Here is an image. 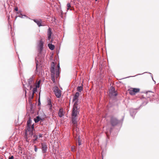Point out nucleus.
<instances>
[{
	"mask_svg": "<svg viewBox=\"0 0 159 159\" xmlns=\"http://www.w3.org/2000/svg\"><path fill=\"white\" fill-rule=\"evenodd\" d=\"M32 120L30 117H29L27 121L25 129V135L26 136L32 137L33 134V131L34 130V124L31 125Z\"/></svg>",
	"mask_w": 159,
	"mask_h": 159,
	"instance_id": "nucleus-1",
	"label": "nucleus"
},
{
	"mask_svg": "<svg viewBox=\"0 0 159 159\" xmlns=\"http://www.w3.org/2000/svg\"><path fill=\"white\" fill-rule=\"evenodd\" d=\"M43 42L42 40H40L39 44L38 45V51L39 52V54L38 57H36L35 58V61L36 63V70L37 68V66L40 63H42L43 61V58L42 57H39V55H41V52L42 51L43 48Z\"/></svg>",
	"mask_w": 159,
	"mask_h": 159,
	"instance_id": "nucleus-2",
	"label": "nucleus"
},
{
	"mask_svg": "<svg viewBox=\"0 0 159 159\" xmlns=\"http://www.w3.org/2000/svg\"><path fill=\"white\" fill-rule=\"evenodd\" d=\"M55 63L54 62H52L51 64V68L50 71L51 73L56 72V77L57 78L59 75V71H60V65L59 64L57 65V68L56 69H55Z\"/></svg>",
	"mask_w": 159,
	"mask_h": 159,
	"instance_id": "nucleus-3",
	"label": "nucleus"
},
{
	"mask_svg": "<svg viewBox=\"0 0 159 159\" xmlns=\"http://www.w3.org/2000/svg\"><path fill=\"white\" fill-rule=\"evenodd\" d=\"M75 109L73 111H72L71 113V121L72 123L75 125L77 123V116L79 114V111H74Z\"/></svg>",
	"mask_w": 159,
	"mask_h": 159,
	"instance_id": "nucleus-4",
	"label": "nucleus"
},
{
	"mask_svg": "<svg viewBox=\"0 0 159 159\" xmlns=\"http://www.w3.org/2000/svg\"><path fill=\"white\" fill-rule=\"evenodd\" d=\"M121 122L120 120H118L116 118L113 116L111 117L110 119V122L111 125L113 126L116 125Z\"/></svg>",
	"mask_w": 159,
	"mask_h": 159,
	"instance_id": "nucleus-5",
	"label": "nucleus"
},
{
	"mask_svg": "<svg viewBox=\"0 0 159 159\" xmlns=\"http://www.w3.org/2000/svg\"><path fill=\"white\" fill-rule=\"evenodd\" d=\"M146 94L148 97L153 99L157 98V94H155L154 92L152 91L146 92Z\"/></svg>",
	"mask_w": 159,
	"mask_h": 159,
	"instance_id": "nucleus-6",
	"label": "nucleus"
},
{
	"mask_svg": "<svg viewBox=\"0 0 159 159\" xmlns=\"http://www.w3.org/2000/svg\"><path fill=\"white\" fill-rule=\"evenodd\" d=\"M28 86H30V89L31 90L33 87V84H34L33 76L28 80Z\"/></svg>",
	"mask_w": 159,
	"mask_h": 159,
	"instance_id": "nucleus-7",
	"label": "nucleus"
},
{
	"mask_svg": "<svg viewBox=\"0 0 159 159\" xmlns=\"http://www.w3.org/2000/svg\"><path fill=\"white\" fill-rule=\"evenodd\" d=\"M41 149L42 150V152L44 154L46 152L47 149L48 147L47 145L45 143L43 142L41 143Z\"/></svg>",
	"mask_w": 159,
	"mask_h": 159,
	"instance_id": "nucleus-8",
	"label": "nucleus"
},
{
	"mask_svg": "<svg viewBox=\"0 0 159 159\" xmlns=\"http://www.w3.org/2000/svg\"><path fill=\"white\" fill-rule=\"evenodd\" d=\"M109 94L111 96H116L117 95V94L115 90V88L112 86H111L110 88L109 91Z\"/></svg>",
	"mask_w": 159,
	"mask_h": 159,
	"instance_id": "nucleus-9",
	"label": "nucleus"
},
{
	"mask_svg": "<svg viewBox=\"0 0 159 159\" xmlns=\"http://www.w3.org/2000/svg\"><path fill=\"white\" fill-rule=\"evenodd\" d=\"M54 92L56 97L57 98H60L61 96V92L58 87H56L54 90Z\"/></svg>",
	"mask_w": 159,
	"mask_h": 159,
	"instance_id": "nucleus-10",
	"label": "nucleus"
},
{
	"mask_svg": "<svg viewBox=\"0 0 159 159\" xmlns=\"http://www.w3.org/2000/svg\"><path fill=\"white\" fill-rule=\"evenodd\" d=\"M79 99L76 100L75 101V102L74 104L73 105V106L72 109V111H73L74 109H75L74 111H79V109L78 108L77 105H78V102Z\"/></svg>",
	"mask_w": 159,
	"mask_h": 159,
	"instance_id": "nucleus-11",
	"label": "nucleus"
},
{
	"mask_svg": "<svg viewBox=\"0 0 159 159\" xmlns=\"http://www.w3.org/2000/svg\"><path fill=\"white\" fill-rule=\"evenodd\" d=\"M139 91V89L138 88H133L129 91V93L131 95H134L136 93Z\"/></svg>",
	"mask_w": 159,
	"mask_h": 159,
	"instance_id": "nucleus-12",
	"label": "nucleus"
},
{
	"mask_svg": "<svg viewBox=\"0 0 159 159\" xmlns=\"http://www.w3.org/2000/svg\"><path fill=\"white\" fill-rule=\"evenodd\" d=\"M138 109L130 108V113L131 116L134 118V116L137 113L136 110Z\"/></svg>",
	"mask_w": 159,
	"mask_h": 159,
	"instance_id": "nucleus-13",
	"label": "nucleus"
},
{
	"mask_svg": "<svg viewBox=\"0 0 159 159\" xmlns=\"http://www.w3.org/2000/svg\"><path fill=\"white\" fill-rule=\"evenodd\" d=\"M32 20L37 24V25L39 27L43 26V25H42V21L41 19H40L39 20L36 19Z\"/></svg>",
	"mask_w": 159,
	"mask_h": 159,
	"instance_id": "nucleus-14",
	"label": "nucleus"
},
{
	"mask_svg": "<svg viewBox=\"0 0 159 159\" xmlns=\"http://www.w3.org/2000/svg\"><path fill=\"white\" fill-rule=\"evenodd\" d=\"M52 34V32L51 29L50 27H49L47 32V35L48 40H50L51 39Z\"/></svg>",
	"mask_w": 159,
	"mask_h": 159,
	"instance_id": "nucleus-15",
	"label": "nucleus"
},
{
	"mask_svg": "<svg viewBox=\"0 0 159 159\" xmlns=\"http://www.w3.org/2000/svg\"><path fill=\"white\" fill-rule=\"evenodd\" d=\"M58 116L60 117H61L64 116L63 109L62 108L59 109L58 112Z\"/></svg>",
	"mask_w": 159,
	"mask_h": 159,
	"instance_id": "nucleus-16",
	"label": "nucleus"
},
{
	"mask_svg": "<svg viewBox=\"0 0 159 159\" xmlns=\"http://www.w3.org/2000/svg\"><path fill=\"white\" fill-rule=\"evenodd\" d=\"M80 95L79 92H77L75 93V95L74 96L73 101H75L76 100L78 99V98Z\"/></svg>",
	"mask_w": 159,
	"mask_h": 159,
	"instance_id": "nucleus-17",
	"label": "nucleus"
},
{
	"mask_svg": "<svg viewBox=\"0 0 159 159\" xmlns=\"http://www.w3.org/2000/svg\"><path fill=\"white\" fill-rule=\"evenodd\" d=\"M56 75V72L51 73V79L53 83H55V75Z\"/></svg>",
	"mask_w": 159,
	"mask_h": 159,
	"instance_id": "nucleus-18",
	"label": "nucleus"
},
{
	"mask_svg": "<svg viewBox=\"0 0 159 159\" xmlns=\"http://www.w3.org/2000/svg\"><path fill=\"white\" fill-rule=\"evenodd\" d=\"M33 134H34V133H33ZM27 136L28 137V136ZM32 136H33L32 138H33V139L32 140L33 141H37L38 139V135L36 134H33L32 135V136L31 137L32 138ZM29 137H30L29 136Z\"/></svg>",
	"mask_w": 159,
	"mask_h": 159,
	"instance_id": "nucleus-19",
	"label": "nucleus"
},
{
	"mask_svg": "<svg viewBox=\"0 0 159 159\" xmlns=\"http://www.w3.org/2000/svg\"><path fill=\"white\" fill-rule=\"evenodd\" d=\"M48 46L49 48L51 50H53L54 49L55 46L54 45L52 44L49 43L48 44Z\"/></svg>",
	"mask_w": 159,
	"mask_h": 159,
	"instance_id": "nucleus-20",
	"label": "nucleus"
},
{
	"mask_svg": "<svg viewBox=\"0 0 159 159\" xmlns=\"http://www.w3.org/2000/svg\"><path fill=\"white\" fill-rule=\"evenodd\" d=\"M67 10H70L71 11L73 10V7H71L70 4V3H68L67 4Z\"/></svg>",
	"mask_w": 159,
	"mask_h": 159,
	"instance_id": "nucleus-21",
	"label": "nucleus"
},
{
	"mask_svg": "<svg viewBox=\"0 0 159 159\" xmlns=\"http://www.w3.org/2000/svg\"><path fill=\"white\" fill-rule=\"evenodd\" d=\"M83 89V85L78 86L77 88V91L79 92H80Z\"/></svg>",
	"mask_w": 159,
	"mask_h": 159,
	"instance_id": "nucleus-22",
	"label": "nucleus"
},
{
	"mask_svg": "<svg viewBox=\"0 0 159 159\" xmlns=\"http://www.w3.org/2000/svg\"><path fill=\"white\" fill-rule=\"evenodd\" d=\"M41 118L39 116H37L34 119V121L35 123H38L40 120Z\"/></svg>",
	"mask_w": 159,
	"mask_h": 159,
	"instance_id": "nucleus-23",
	"label": "nucleus"
},
{
	"mask_svg": "<svg viewBox=\"0 0 159 159\" xmlns=\"http://www.w3.org/2000/svg\"><path fill=\"white\" fill-rule=\"evenodd\" d=\"M47 105L48 106L52 105V104L51 100L49 98H47Z\"/></svg>",
	"mask_w": 159,
	"mask_h": 159,
	"instance_id": "nucleus-24",
	"label": "nucleus"
},
{
	"mask_svg": "<svg viewBox=\"0 0 159 159\" xmlns=\"http://www.w3.org/2000/svg\"><path fill=\"white\" fill-rule=\"evenodd\" d=\"M18 16L22 18H24L25 17H26L27 18H29V19H30V18H29V17L28 16H26L25 15H22L21 13H20V14Z\"/></svg>",
	"mask_w": 159,
	"mask_h": 159,
	"instance_id": "nucleus-25",
	"label": "nucleus"
},
{
	"mask_svg": "<svg viewBox=\"0 0 159 159\" xmlns=\"http://www.w3.org/2000/svg\"><path fill=\"white\" fill-rule=\"evenodd\" d=\"M41 80H39L36 83L35 87H36V88H39L40 87V84L41 82Z\"/></svg>",
	"mask_w": 159,
	"mask_h": 159,
	"instance_id": "nucleus-26",
	"label": "nucleus"
},
{
	"mask_svg": "<svg viewBox=\"0 0 159 159\" xmlns=\"http://www.w3.org/2000/svg\"><path fill=\"white\" fill-rule=\"evenodd\" d=\"M37 88H36V87L35 88H33L32 94H34V93L37 91Z\"/></svg>",
	"mask_w": 159,
	"mask_h": 159,
	"instance_id": "nucleus-27",
	"label": "nucleus"
},
{
	"mask_svg": "<svg viewBox=\"0 0 159 159\" xmlns=\"http://www.w3.org/2000/svg\"><path fill=\"white\" fill-rule=\"evenodd\" d=\"M30 109L31 110H32V109H33V104L31 103V102H30Z\"/></svg>",
	"mask_w": 159,
	"mask_h": 159,
	"instance_id": "nucleus-28",
	"label": "nucleus"
},
{
	"mask_svg": "<svg viewBox=\"0 0 159 159\" xmlns=\"http://www.w3.org/2000/svg\"><path fill=\"white\" fill-rule=\"evenodd\" d=\"M34 96V94H31V96L30 97V98L29 99V102H30V101H31V99H32L33 98Z\"/></svg>",
	"mask_w": 159,
	"mask_h": 159,
	"instance_id": "nucleus-29",
	"label": "nucleus"
},
{
	"mask_svg": "<svg viewBox=\"0 0 159 159\" xmlns=\"http://www.w3.org/2000/svg\"><path fill=\"white\" fill-rule=\"evenodd\" d=\"M38 135V138L39 139L42 137L43 134H39Z\"/></svg>",
	"mask_w": 159,
	"mask_h": 159,
	"instance_id": "nucleus-30",
	"label": "nucleus"
},
{
	"mask_svg": "<svg viewBox=\"0 0 159 159\" xmlns=\"http://www.w3.org/2000/svg\"><path fill=\"white\" fill-rule=\"evenodd\" d=\"M34 151L35 152H37L38 150V148L37 147L36 145H34Z\"/></svg>",
	"mask_w": 159,
	"mask_h": 159,
	"instance_id": "nucleus-31",
	"label": "nucleus"
},
{
	"mask_svg": "<svg viewBox=\"0 0 159 159\" xmlns=\"http://www.w3.org/2000/svg\"><path fill=\"white\" fill-rule=\"evenodd\" d=\"M52 105L48 106L49 107V110L50 111H51L52 110Z\"/></svg>",
	"mask_w": 159,
	"mask_h": 159,
	"instance_id": "nucleus-32",
	"label": "nucleus"
},
{
	"mask_svg": "<svg viewBox=\"0 0 159 159\" xmlns=\"http://www.w3.org/2000/svg\"><path fill=\"white\" fill-rule=\"evenodd\" d=\"M14 158L13 156H11L9 157L8 159H13Z\"/></svg>",
	"mask_w": 159,
	"mask_h": 159,
	"instance_id": "nucleus-33",
	"label": "nucleus"
},
{
	"mask_svg": "<svg viewBox=\"0 0 159 159\" xmlns=\"http://www.w3.org/2000/svg\"><path fill=\"white\" fill-rule=\"evenodd\" d=\"M148 73L150 74L151 76V77H152V80H153V81L155 82H155H155V81H154V80H153V76H152V74H151V73Z\"/></svg>",
	"mask_w": 159,
	"mask_h": 159,
	"instance_id": "nucleus-34",
	"label": "nucleus"
},
{
	"mask_svg": "<svg viewBox=\"0 0 159 159\" xmlns=\"http://www.w3.org/2000/svg\"><path fill=\"white\" fill-rule=\"evenodd\" d=\"M14 10L15 11H18V8L17 7H16L15 8Z\"/></svg>",
	"mask_w": 159,
	"mask_h": 159,
	"instance_id": "nucleus-35",
	"label": "nucleus"
},
{
	"mask_svg": "<svg viewBox=\"0 0 159 159\" xmlns=\"http://www.w3.org/2000/svg\"><path fill=\"white\" fill-rule=\"evenodd\" d=\"M81 145V142H80L79 141H79H78V145L79 146H80V145Z\"/></svg>",
	"mask_w": 159,
	"mask_h": 159,
	"instance_id": "nucleus-36",
	"label": "nucleus"
},
{
	"mask_svg": "<svg viewBox=\"0 0 159 159\" xmlns=\"http://www.w3.org/2000/svg\"><path fill=\"white\" fill-rule=\"evenodd\" d=\"M137 75H136L135 76H129V77H126L125 78H129V77H134L135 76H137Z\"/></svg>",
	"mask_w": 159,
	"mask_h": 159,
	"instance_id": "nucleus-37",
	"label": "nucleus"
},
{
	"mask_svg": "<svg viewBox=\"0 0 159 159\" xmlns=\"http://www.w3.org/2000/svg\"><path fill=\"white\" fill-rule=\"evenodd\" d=\"M43 119H42L41 118L40 120H41L42 121H43Z\"/></svg>",
	"mask_w": 159,
	"mask_h": 159,
	"instance_id": "nucleus-38",
	"label": "nucleus"
},
{
	"mask_svg": "<svg viewBox=\"0 0 159 159\" xmlns=\"http://www.w3.org/2000/svg\"><path fill=\"white\" fill-rule=\"evenodd\" d=\"M13 40L14 43V40ZM14 46L15 47V46H16V44H15V43H14Z\"/></svg>",
	"mask_w": 159,
	"mask_h": 159,
	"instance_id": "nucleus-39",
	"label": "nucleus"
},
{
	"mask_svg": "<svg viewBox=\"0 0 159 159\" xmlns=\"http://www.w3.org/2000/svg\"><path fill=\"white\" fill-rule=\"evenodd\" d=\"M45 156H46V155H45V154H44V155H43V156H44V158L45 157Z\"/></svg>",
	"mask_w": 159,
	"mask_h": 159,
	"instance_id": "nucleus-40",
	"label": "nucleus"
},
{
	"mask_svg": "<svg viewBox=\"0 0 159 159\" xmlns=\"http://www.w3.org/2000/svg\"><path fill=\"white\" fill-rule=\"evenodd\" d=\"M148 72H144L143 73H147Z\"/></svg>",
	"mask_w": 159,
	"mask_h": 159,
	"instance_id": "nucleus-41",
	"label": "nucleus"
},
{
	"mask_svg": "<svg viewBox=\"0 0 159 159\" xmlns=\"http://www.w3.org/2000/svg\"><path fill=\"white\" fill-rule=\"evenodd\" d=\"M26 91H25V94H26Z\"/></svg>",
	"mask_w": 159,
	"mask_h": 159,
	"instance_id": "nucleus-42",
	"label": "nucleus"
},
{
	"mask_svg": "<svg viewBox=\"0 0 159 159\" xmlns=\"http://www.w3.org/2000/svg\"><path fill=\"white\" fill-rule=\"evenodd\" d=\"M98 0H95V1H97Z\"/></svg>",
	"mask_w": 159,
	"mask_h": 159,
	"instance_id": "nucleus-43",
	"label": "nucleus"
}]
</instances>
